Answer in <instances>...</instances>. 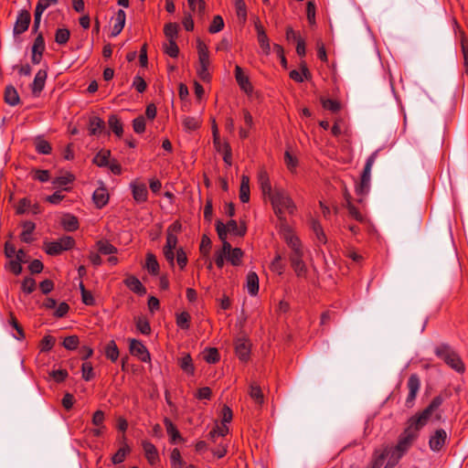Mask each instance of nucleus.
<instances>
[{"instance_id": "dca6fc26", "label": "nucleus", "mask_w": 468, "mask_h": 468, "mask_svg": "<svg viewBox=\"0 0 468 468\" xmlns=\"http://www.w3.org/2000/svg\"><path fill=\"white\" fill-rule=\"evenodd\" d=\"M133 192V197L137 203H144L147 200L148 191L146 185L137 180L133 181L130 185Z\"/></svg>"}, {"instance_id": "4c0bfd02", "label": "nucleus", "mask_w": 468, "mask_h": 468, "mask_svg": "<svg viewBox=\"0 0 468 468\" xmlns=\"http://www.w3.org/2000/svg\"><path fill=\"white\" fill-rule=\"evenodd\" d=\"M97 248L100 253L104 255H112L117 253L118 250L108 240H99L97 242Z\"/></svg>"}, {"instance_id": "1a4fd4ad", "label": "nucleus", "mask_w": 468, "mask_h": 468, "mask_svg": "<svg viewBox=\"0 0 468 468\" xmlns=\"http://www.w3.org/2000/svg\"><path fill=\"white\" fill-rule=\"evenodd\" d=\"M447 441V432L443 429H437L430 436L429 447L432 452H438L442 450Z\"/></svg>"}, {"instance_id": "49530a36", "label": "nucleus", "mask_w": 468, "mask_h": 468, "mask_svg": "<svg viewBox=\"0 0 468 468\" xmlns=\"http://www.w3.org/2000/svg\"><path fill=\"white\" fill-rule=\"evenodd\" d=\"M229 427L227 424L221 423V425H217L210 432L209 437L213 441H216L217 437H224L229 433Z\"/></svg>"}, {"instance_id": "39448f33", "label": "nucleus", "mask_w": 468, "mask_h": 468, "mask_svg": "<svg viewBox=\"0 0 468 468\" xmlns=\"http://www.w3.org/2000/svg\"><path fill=\"white\" fill-rule=\"evenodd\" d=\"M282 237L291 252L289 258L303 257L304 251L303 244L298 236L290 229H284Z\"/></svg>"}, {"instance_id": "9b49d317", "label": "nucleus", "mask_w": 468, "mask_h": 468, "mask_svg": "<svg viewBox=\"0 0 468 468\" xmlns=\"http://www.w3.org/2000/svg\"><path fill=\"white\" fill-rule=\"evenodd\" d=\"M129 342V350L132 356H136L142 362H149L151 360L150 353L141 341L130 339Z\"/></svg>"}, {"instance_id": "69168bd1", "label": "nucleus", "mask_w": 468, "mask_h": 468, "mask_svg": "<svg viewBox=\"0 0 468 468\" xmlns=\"http://www.w3.org/2000/svg\"><path fill=\"white\" fill-rule=\"evenodd\" d=\"M45 50V41L42 34H38L34 40L32 47V53H43Z\"/></svg>"}, {"instance_id": "b1692460", "label": "nucleus", "mask_w": 468, "mask_h": 468, "mask_svg": "<svg viewBox=\"0 0 468 468\" xmlns=\"http://www.w3.org/2000/svg\"><path fill=\"white\" fill-rule=\"evenodd\" d=\"M223 227L225 231V240H227L228 232L235 236H243L246 232V228L244 226H239L237 221L234 219H230L227 224H223Z\"/></svg>"}, {"instance_id": "09e8293b", "label": "nucleus", "mask_w": 468, "mask_h": 468, "mask_svg": "<svg viewBox=\"0 0 468 468\" xmlns=\"http://www.w3.org/2000/svg\"><path fill=\"white\" fill-rule=\"evenodd\" d=\"M170 461L172 468H184V461L178 449L175 448L171 452Z\"/></svg>"}, {"instance_id": "2f4dec72", "label": "nucleus", "mask_w": 468, "mask_h": 468, "mask_svg": "<svg viewBox=\"0 0 468 468\" xmlns=\"http://www.w3.org/2000/svg\"><path fill=\"white\" fill-rule=\"evenodd\" d=\"M249 395L254 400L255 403L259 405L263 404L264 396L261 387L256 382H252L250 385Z\"/></svg>"}, {"instance_id": "a19ab883", "label": "nucleus", "mask_w": 468, "mask_h": 468, "mask_svg": "<svg viewBox=\"0 0 468 468\" xmlns=\"http://www.w3.org/2000/svg\"><path fill=\"white\" fill-rule=\"evenodd\" d=\"M105 356L107 358L115 362L119 357V349L116 343L111 340L105 346Z\"/></svg>"}, {"instance_id": "c03bdc74", "label": "nucleus", "mask_w": 468, "mask_h": 468, "mask_svg": "<svg viewBox=\"0 0 468 468\" xmlns=\"http://www.w3.org/2000/svg\"><path fill=\"white\" fill-rule=\"evenodd\" d=\"M176 325L184 330L190 327V314L187 312H182L176 314Z\"/></svg>"}, {"instance_id": "6e6d98bb", "label": "nucleus", "mask_w": 468, "mask_h": 468, "mask_svg": "<svg viewBox=\"0 0 468 468\" xmlns=\"http://www.w3.org/2000/svg\"><path fill=\"white\" fill-rule=\"evenodd\" d=\"M224 27V21L220 16H215L211 25L209 26L208 31L211 34L218 33L221 31Z\"/></svg>"}, {"instance_id": "473e14b6", "label": "nucleus", "mask_w": 468, "mask_h": 468, "mask_svg": "<svg viewBox=\"0 0 468 468\" xmlns=\"http://www.w3.org/2000/svg\"><path fill=\"white\" fill-rule=\"evenodd\" d=\"M179 367L186 374L193 375L195 372V367L193 365L192 358L189 354H184L182 357L178 359Z\"/></svg>"}, {"instance_id": "ea45409f", "label": "nucleus", "mask_w": 468, "mask_h": 468, "mask_svg": "<svg viewBox=\"0 0 468 468\" xmlns=\"http://www.w3.org/2000/svg\"><path fill=\"white\" fill-rule=\"evenodd\" d=\"M5 101L11 106H15L19 102L18 93L14 87H6L5 91Z\"/></svg>"}, {"instance_id": "a878e982", "label": "nucleus", "mask_w": 468, "mask_h": 468, "mask_svg": "<svg viewBox=\"0 0 468 468\" xmlns=\"http://www.w3.org/2000/svg\"><path fill=\"white\" fill-rule=\"evenodd\" d=\"M258 182L260 184L261 189L263 195L269 196V197L272 195L271 185L269 178V176L266 171L261 170L258 174Z\"/></svg>"}, {"instance_id": "f03ea898", "label": "nucleus", "mask_w": 468, "mask_h": 468, "mask_svg": "<svg viewBox=\"0 0 468 468\" xmlns=\"http://www.w3.org/2000/svg\"><path fill=\"white\" fill-rule=\"evenodd\" d=\"M275 215L281 221H285V214H293L296 206L289 194L283 189H274L270 197Z\"/></svg>"}, {"instance_id": "4d7b16f0", "label": "nucleus", "mask_w": 468, "mask_h": 468, "mask_svg": "<svg viewBox=\"0 0 468 468\" xmlns=\"http://www.w3.org/2000/svg\"><path fill=\"white\" fill-rule=\"evenodd\" d=\"M165 52L172 58H176L179 53L178 46L176 40H169L168 43L164 45Z\"/></svg>"}, {"instance_id": "052dcab7", "label": "nucleus", "mask_w": 468, "mask_h": 468, "mask_svg": "<svg viewBox=\"0 0 468 468\" xmlns=\"http://www.w3.org/2000/svg\"><path fill=\"white\" fill-rule=\"evenodd\" d=\"M188 5L193 12L203 14L206 9V3L204 0H187Z\"/></svg>"}, {"instance_id": "864d4df0", "label": "nucleus", "mask_w": 468, "mask_h": 468, "mask_svg": "<svg viewBox=\"0 0 468 468\" xmlns=\"http://www.w3.org/2000/svg\"><path fill=\"white\" fill-rule=\"evenodd\" d=\"M130 448L127 445L120 448L117 452L112 456V460L114 464L121 463L124 461L126 455L129 453Z\"/></svg>"}, {"instance_id": "6ab92c4d", "label": "nucleus", "mask_w": 468, "mask_h": 468, "mask_svg": "<svg viewBox=\"0 0 468 468\" xmlns=\"http://www.w3.org/2000/svg\"><path fill=\"white\" fill-rule=\"evenodd\" d=\"M236 355L242 361L249 359L250 353V345L246 339H238L235 344Z\"/></svg>"}, {"instance_id": "bf43d9fd", "label": "nucleus", "mask_w": 468, "mask_h": 468, "mask_svg": "<svg viewBox=\"0 0 468 468\" xmlns=\"http://www.w3.org/2000/svg\"><path fill=\"white\" fill-rule=\"evenodd\" d=\"M204 359L207 363L214 364L219 360V355L217 348H208L204 352Z\"/></svg>"}, {"instance_id": "338daca9", "label": "nucleus", "mask_w": 468, "mask_h": 468, "mask_svg": "<svg viewBox=\"0 0 468 468\" xmlns=\"http://www.w3.org/2000/svg\"><path fill=\"white\" fill-rule=\"evenodd\" d=\"M31 207V202L27 198H22L19 200V202L16 205V210L17 214H25L27 212H29Z\"/></svg>"}, {"instance_id": "4468645a", "label": "nucleus", "mask_w": 468, "mask_h": 468, "mask_svg": "<svg viewBox=\"0 0 468 468\" xmlns=\"http://www.w3.org/2000/svg\"><path fill=\"white\" fill-rule=\"evenodd\" d=\"M255 28L257 31V39L264 55L268 56L271 53L270 39L265 32L264 27L260 22L255 23Z\"/></svg>"}, {"instance_id": "603ef678", "label": "nucleus", "mask_w": 468, "mask_h": 468, "mask_svg": "<svg viewBox=\"0 0 468 468\" xmlns=\"http://www.w3.org/2000/svg\"><path fill=\"white\" fill-rule=\"evenodd\" d=\"M178 27L176 23H168L165 26L164 33L168 40H176L177 37Z\"/></svg>"}, {"instance_id": "a211bd4d", "label": "nucleus", "mask_w": 468, "mask_h": 468, "mask_svg": "<svg viewBox=\"0 0 468 468\" xmlns=\"http://www.w3.org/2000/svg\"><path fill=\"white\" fill-rule=\"evenodd\" d=\"M145 458L150 465H157L160 462L156 447L150 441H144L142 443Z\"/></svg>"}, {"instance_id": "72a5a7b5", "label": "nucleus", "mask_w": 468, "mask_h": 468, "mask_svg": "<svg viewBox=\"0 0 468 468\" xmlns=\"http://www.w3.org/2000/svg\"><path fill=\"white\" fill-rule=\"evenodd\" d=\"M346 208L348 210V214L350 217H352L354 219L359 221V222H366L367 221V216L361 212L357 207H355L354 204L349 200V198H346Z\"/></svg>"}, {"instance_id": "e2e57ef3", "label": "nucleus", "mask_w": 468, "mask_h": 468, "mask_svg": "<svg viewBox=\"0 0 468 468\" xmlns=\"http://www.w3.org/2000/svg\"><path fill=\"white\" fill-rule=\"evenodd\" d=\"M9 324L17 332V335H16L15 337L18 340L24 339L25 338L24 330H23L22 326L18 324L16 318L14 316L13 314H10Z\"/></svg>"}, {"instance_id": "680f3d73", "label": "nucleus", "mask_w": 468, "mask_h": 468, "mask_svg": "<svg viewBox=\"0 0 468 468\" xmlns=\"http://www.w3.org/2000/svg\"><path fill=\"white\" fill-rule=\"evenodd\" d=\"M211 249V240L207 235H203L199 246V251L203 256H208Z\"/></svg>"}, {"instance_id": "aec40b11", "label": "nucleus", "mask_w": 468, "mask_h": 468, "mask_svg": "<svg viewBox=\"0 0 468 468\" xmlns=\"http://www.w3.org/2000/svg\"><path fill=\"white\" fill-rule=\"evenodd\" d=\"M47 71L44 69H39L34 79V81L31 85V90L33 94L38 95L45 87V82L47 80Z\"/></svg>"}, {"instance_id": "20e7f679", "label": "nucleus", "mask_w": 468, "mask_h": 468, "mask_svg": "<svg viewBox=\"0 0 468 468\" xmlns=\"http://www.w3.org/2000/svg\"><path fill=\"white\" fill-rule=\"evenodd\" d=\"M197 53H198V66L197 69V73L198 77L203 81H209L210 80L209 52H208L207 47L202 41H198V43H197Z\"/></svg>"}, {"instance_id": "393cba45", "label": "nucleus", "mask_w": 468, "mask_h": 468, "mask_svg": "<svg viewBox=\"0 0 468 468\" xmlns=\"http://www.w3.org/2000/svg\"><path fill=\"white\" fill-rule=\"evenodd\" d=\"M124 284L133 292L138 293L140 295H143L146 292L145 287L143 285V283L140 282L139 279H137L134 276H129L124 280Z\"/></svg>"}, {"instance_id": "f3484780", "label": "nucleus", "mask_w": 468, "mask_h": 468, "mask_svg": "<svg viewBox=\"0 0 468 468\" xmlns=\"http://www.w3.org/2000/svg\"><path fill=\"white\" fill-rule=\"evenodd\" d=\"M235 78L239 88L246 92L250 94L253 90L252 85L250 81L249 77L243 72V69L239 66L235 67Z\"/></svg>"}, {"instance_id": "412c9836", "label": "nucleus", "mask_w": 468, "mask_h": 468, "mask_svg": "<svg viewBox=\"0 0 468 468\" xmlns=\"http://www.w3.org/2000/svg\"><path fill=\"white\" fill-rule=\"evenodd\" d=\"M303 258V257L289 258L291 266L294 271L296 276L299 278H303L307 274V267Z\"/></svg>"}, {"instance_id": "f257e3e1", "label": "nucleus", "mask_w": 468, "mask_h": 468, "mask_svg": "<svg viewBox=\"0 0 468 468\" xmlns=\"http://www.w3.org/2000/svg\"><path fill=\"white\" fill-rule=\"evenodd\" d=\"M443 400L444 399L441 395L434 397L423 410L417 412L407 420L406 428L400 434L392 455L395 452L399 453L393 461L390 459L384 468H393L396 465L402 454L408 451L413 441L419 437L420 431L432 417H434L436 420H441L442 415L440 411V407L443 403Z\"/></svg>"}, {"instance_id": "c9c22d12", "label": "nucleus", "mask_w": 468, "mask_h": 468, "mask_svg": "<svg viewBox=\"0 0 468 468\" xmlns=\"http://www.w3.org/2000/svg\"><path fill=\"white\" fill-rule=\"evenodd\" d=\"M75 177L72 174L67 173L61 176L56 177L52 184L57 187H63L64 190H68L66 187L68 185L71 184L74 181Z\"/></svg>"}, {"instance_id": "bb28decb", "label": "nucleus", "mask_w": 468, "mask_h": 468, "mask_svg": "<svg viewBox=\"0 0 468 468\" xmlns=\"http://www.w3.org/2000/svg\"><path fill=\"white\" fill-rule=\"evenodd\" d=\"M246 288L248 292L254 296L259 292V278L256 272L250 271L246 278Z\"/></svg>"}, {"instance_id": "6e6552de", "label": "nucleus", "mask_w": 468, "mask_h": 468, "mask_svg": "<svg viewBox=\"0 0 468 468\" xmlns=\"http://www.w3.org/2000/svg\"><path fill=\"white\" fill-rule=\"evenodd\" d=\"M223 229V223L221 221H218L216 224V230L219 239L222 241V248L215 252V263L219 269L224 266L225 260H227L226 252L229 250V242L225 240V231Z\"/></svg>"}, {"instance_id": "e433bc0d", "label": "nucleus", "mask_w": 468, "mask_h": 468, "mask_svg": "<svg viewBox=\"0 0 468 468\" xmlns=\"http://www.w3.org/2000/svg\"><path fill=\"white\" fill-rule=\"evenodd\" d=\"M145 267L151 274L156 275L159 272V263L156 257L151 252L146 254Z\"/></svg>"}, {"instance_id": "8fccbe9b", "label": "nucleus", "mask_w": 468, "mask_h": 468, "mask_svg": "<svg viewBox=\"0 0 468 468\" xmlns=\"http://www.w3.org/2000/svg\"><path fill=\"white\" fill-rule=\"evenodd\" d=\"M70 37V32L67 28H58L55 34V41L59 45H65Z\"/></svg>"}, {"instance_id": "4be33fe9", "label": "nucleus", "mask_w": 468, "mask_h": 468, "mask_svg": "<svg viewBox=\"0 0 468 468\" xmlns=\"http://www.w3.org/2000/svg\"><path fill=\"white\" fill-rule=\"evenodd\" d=\"M126 21V15L122 9L118 10L114 17V24L112 29V37L118 36L123 29Z\"/></svg>"}, {"instance_id": "7ed1b4c3", "label": "nucleus", "mask_w": 468, "mask_h": 468, "mask_svg": "<svg viewBox=\"0 0 468 468\" xmlns=\"http://www.w3.org/2000/svg\"><path fill=\"white\" fill-rule=\"evenodd\" d=\"M434 352L438 357L456 372L463 373L465 371V366L462 358L450 346H438Z\"/></svg>"}, {"instance_id": "f704fd0d", "label": "nucleus", "mask_w": 468, "mask_h": 468, "mask_svg": "<svg viewBox=\"0 0 468 468\" xmlns=\"http://www.w3.org/2000/svg\"><path fill=\"white\" fill-rule=\"evenodd\" d=\"M61 225L67 231H74L79 228V221L75 216L67 214L61 219Z\"/></svg>"}, {"instance_id": "5fc2aeb1", "label": "nucleus", "mask_w": 468, "mask_h": 468, "mask_svg": "<svg viewBox=\"0 0 468 468\" xmlns=\"http://www.w3.org/2000/svg\"><path fill=\"white\" fill-rule=\"evenodd\" d=\"M315 13H316V6L314 2L308 1L306 4V16L307 20L311 26L315 25Z\"/></svg>"}, {"instance_id": "c756f323", "label": "nucleus", "mask_w": 468, "mask_h": 468, "mask_svg": "<svg viewBox=\"0 0 468 468\" xmlns=\"http://www.w3.org/2000/svg\"><path fill=\"white\" fill-rule=\"evenodd\" d=\"M239 199L242 203L250 201V177L246 175L240 178Z\"/></svg>"}, {"instance_id": "3c124183", "label": "nucleus", "mask_w": 468, "mask_h": 468, "mask_svg": "<svg viewBox=\"0 0 468 468\" xmlns=\"http://www.w3.org/2000/svg\"><path fill=\"white\" fill-rule=\"evenodd\" d=\"M312 229L315 233L316 239L320 243H323V244L326 243L325 234L323 230L321 224L318 221H316V220L312 221Z\"/></svg>"}, {"instance_id": "58836bf2", "label": "nucleus", "mask_w": 468, "mask_h": 468, "mask_svg": "<svg viewBox=\"0 0 468 468\" xmlns=\"http://www.w3.org/2000/svg\"><path fill=\"white\" fill-rule=\"evenodd\" d=\"M110 156L111 152L109 150H101L94 156L93 163L100 167L107 166L109 165Z\"/></svg>"}, {"instance_id": "c85d7f7f", "label": "nucleus", "mask_w": 468, "mask_h": 468, "mask_svg": "<svg viewBox=\"0 0 468 468\" xmlns=\"http://www.w3.org/2000/svg\"><path fill=\"white\" fill-rule=\"evenodd\" d=\"M331 132L334 136L337 137L340 135H345L346 137V141H348L351 136V131L347 125L345 124L341 120H336L331 129Z\"/></svg>"}, {"instance_id": "423d86ee", "label": "nucleus", "mask_w": 468, "mask_h": 468, "mask_svg": "<svg viewBox=\"0 0 468 468\" xmlns=\"http://www.w3.org/2000/svg\"><path fill=\"white\" fill-rule=\"evenodd\" d=\"M378 153H373L367 160L359 186L356 187V193L359 196L367 194L370 186L371 169L377 159Z\"/></svg>"}, {"instance_id": "9d476101", "label": "nucleus", "mask_w": 468, "mask_h": 468, "mask_svg": "<svg viewBox=\"0 0 468 468\" xmlns=\"http://www.w3.org/2000/svg\"><path fill=\"white\" fill-rule=\"evenodd\" d=\"M407 388L409 389V394L406 398L405 405L407 408H412L414 405V401L416 399L417 394L420 388V380L418 375L412 374L410 376Z\"/></svg>"}, {"instance_id": "a18cd8bd", "label": "nucleus", "mask_w": 468, "mask_h": 468, "mask_svg": "<svg viewBox=\"0 0 468 468\" xmlns=\"http://www.w3.org/2000/svg\"><path fill=\"white\" fill-rule=\"evenodd\" d=\"M321 103L324 109L332 112H337L341 109V104L338 101L321 98Z\"/></svg>"}, {"instance_id": "5701e85b", "label": "nucleus", "mask_w": 468, "mask_h": 468, "mask_svg": "<svg viewBox=\"0 0 468 468\" xmlns=\"http://www.w3.org/2000/svg\"><path fill=\"white\" fill-rule=\"evenodd\" d=\"M93 202L98 208L103 207L109 201V194L105 187L97 188L92 196Z\"/></svg>"}, {"instance_id": "0e129e2a", "label": "nucleus", "mask_w": 468, "mask_h": 468, "mask_svg": "<svg viewBox=\"0 0 468 468\" xmlns=\"http://www.w3.org/2000/svg\"><path fill=\"white\" fill-rule=\"evenodd\" d=\"M82 378L89 381L94 378L93 367L90 362H84L81 367Z\"/></svg>"}, {"instance_id": "0eeeda50", "label": "nucleus", "mask_w": 468, "mask_h": 468, "mask_svg": "<svg viewBox=\"0 0 468 468\" xmlns=\"http://www.w3.org/2000/svg\"><path fill=\"white\" fill-rule=\"evenodd\" d=\"M75 245V240L69 236H64L55 241L45 243V251L48 255H58L64 250L72 249Z\"/></svg>"}, {"instance_id": "7c9ffc66", "label": "nucleus", "mask_w": 468, "mask_h": 468, "mask_svg": "<svg viewBox=\"0 0 468 468\" xmlns=\"http://www.w3.org/2000/svg\"><path fill=\"white\" fill-rule=\"evenodd\" d=\"M104 129V122L98 116H91L89 122V133L90 135L101 134Z\"/></svg>"}, {"instance_id": "ddd939ff", "label": "nucleus", "mask_w": 468, "mask_h": 468, "mask_svg": "<svg viewBox=\"0 0 468 468\" xmlns=\"http://www.w3.org/2000/svg\"><path fill=\"white\" fill-rule=\"evenodd\" d=\"M58 0H39L37 4L34 15L33 30L37 32L40 26L41 16L44 11L52 5H56Z\"/></svg>"}, {"instance_id": "774afa93", "label": "nucleus", "mask_w": 468, "mask_h": 468, "mask_svg": "<svg viewBox=\"0 0 468 468\" xmlns=\"http://www.w3.org/2000/svg\"><path fill=\"white\" fill-rule=\"evenodd\" d=\"M183 124L186 130L194 131L199 127V121L194 117H186L183 120Z\"/></svg>"}, {"instance_id": "2eb2a0df", "label": "nucleus", "mask_w": 468, "mask_h": 468, "mask_svg": "<svg viewBox=\"0 0 468 468\" xmlns=\"http://www.w3.org/2000/svg\"><path fill=\"white\" fill-rule=\"evenodd\" d=\"M31 21L30 13L27 10H22L17 17L14 26V34L20 35L27 30Z\"/></svg>"}, {"instance_id": "f8f14e48", "label": "nucleus", "mask_w": 468, "mask_h": 468, "mask_svg": "<svg viewBox=\"0 0 468 468\" xmlns=\"http://www.w3.org/2000/svg\"><path fill=\"white\" fill-rule=\"evenodd\" d=\"M182 225L179 221L173 222L166 230V242L165 248L176 249L177 234L180 233Z\"/></svg>"}, {"instance_id": "cd10ccee", "label": "nucleus", "mask_w": 468, "mask_h": 468, "mask_svg": "<svg viewBox=\"0 0 468 468\" xmlns=\"http://www.w3.org/2000/svg\"><path fill=\"white\" fill-rule=\"evenodd\" d=\"M243 251L239 248H232L229 244V250L226 252L227 261L233 266H239L242 262Z\"/></svg>"}, {"instance_id": "de8ad7c7", "label": "nucleus", "mask_w": 468, "mask_h": 468, "mask_svg": "<svg viewBox=\"0 0 468 468\" xmlns=\"http://www.w3.org/2000/svg\"><path fill=\"white\" fill-rule=\"evenodd\" d=\"M165 426L167 434L171 438L172 442H175L176 441V439L181 438L179 431H177L176 427L173 424V422L170 420H168V419L165 420Z\"/></svg>"}, {"instance_id": "79ce46f5", "label": "nucleus", "mask_w": 468, "mask_h": 468, "mask_svg": "<svg viewBox=\"0 0 468 468\" xmlns=\"http://www.w3.org/2000/svg\"><path fill=\"white\" fill-rule=\"evenodd\" d=\"M108 123L112 131L118 136L121 137L123 133L122 124L116 115H111L108 120Z\"/></svg>"}, {"instance_id": "13d9d810", "label": "nucleus", "mask_w": 468, "mask_h": 468, "mask_svg": "<svg viewBox=\"0 0 468 468\" xmlns=\"http://www.w3.org/2000/svg\"><path fill=\"white\" fill-rule=\"evenodd\" d=\"M80 344L79 337L77 335H69L64 338L63 346L68 350H75Z\"/></svg>"}, {"instance_id": "37998d69", "label": "nucleus", "mask_w": 468, "mask_h": 468, "mask_svg": "<svg viewBox=\"0 0 468 468\" xmlns=\"http://www.w3.org/2000/svg\"><path fill=\"white\" fill-rule=\"evenodd\" d=\"M35 229V224L31 221H26L23 224V231L20 235L21 240L27 243L31 241V234Z\"/></svg>"}]
</instances>
